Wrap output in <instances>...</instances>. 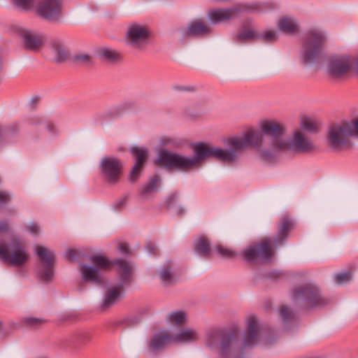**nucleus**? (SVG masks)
Returning a JSON list of instances; mask_svg holds the SVG:
<instances>
[{"label":"nucleus","mask_w":358,"mask_h":358,"mask_svg":"<svg viewBox=\"0 0 358 358\" xmlns=\"http://www.w3.org/2000/svg\"><path fill=\"white\" fill-rule=\"evenodd\" d=\"M251 137L252 136L248 134L243 138H229L226 142L228 149L199 143L194 148L195 156L192 157L162 150L159 153L155 164L166 169L186 172L195 168L201 161L208 157H214L222 162L231 164L238 159V152L245 147Z\"/></svg>","instance_id":"f257e3e1"},{"label":"nucleus","mask_w":358,"mask_h":358,"mask_svg":"<svg viewBox=\"0 0 358 358\" xmlns=\"http://www.w3.org/2000/svg\"><path fill=\"white\" fill-rule=\"evenodd\" d=\"M263 334L257 317L250 315L247 320V329L243 341H239V330L237 327L229 329H215L206 334V345L213 350H217L222 358H243L244 348L257 343Z\"/></svg>","instance_id":"f03ea898"},{"label":"nucleus","mask_w":358,"mask_h":358,"mask_svg":"<svg viewBox=\"0 0 358 358\" xmlns=\"http://www.w3.org/2000/svg\"><path fill=\"white\" fill-rule=\"evenodd\" d=\"M262 132L250 129L242 136H233L232 138H243L248 134L252 137L245 147L242 148L238 153L239 155L245 149L252 147L259 150L261 158L266 162H272L278 152H282L286 140L284 138L286 128L285 125L275 120H265L261 124Z\"/></svg>","instance_id":"7ed1b4c3"},{"label":"nucleus","mask_w":358,"mask_h":358,"mask_svg":"<svg viewBox=\"0 0 358 358\" xmlns=\"http://www.w3.org/2000/svg\"><path fill=\"white\" fill-rule=\"evenodd\" d=\"M292 227V220L288 217H284L280 222L276 238L271 241L265 240L250 245L243 251L244 259L252 264L269 261L273 255L271 246L277 247L282 245Z\"/></svg>","instance_id":"20e7f679"},{"label":"nucleus","mask_w":358,"mask_h":358,"mask_svg":"<svg viewBox=\"0 0 358 358\" xmlns=\"http://www.w3.org/2000/svg\"><path fill=\"white\" fill-rule=\"evenodd\" d=\"M353 136H358V120L332 124L327 131V143L334 151L347 150L352 145Z\"/></svg>","instance_id":"39448f33"},{"label":"nucleus","mask_w":358,"mask_h":358,"mask_svg":"<svg viewBox=\"0 0 358 358\" xmlns=\"http://www.w3.org/2000/svg\"><path fill=\"white\" fill-rule=\"evenodd\" d=\"M290 296L294 304L301 309L322 307L329 302L328 299L322 296L319 288L310 282L295 286Z\"/></svg>","instance_id":"423d86ee"},{"label":"nucleus","mask_w":358,"mask_h":358,"mask_svg":"<svg viewBox=\"0 0 358 358\" xmlns=\"http://www.w3.org/2000/svg\"><path fill=\"white\" fill-rule=\"evenodd\" d=\"M0 259L13 266H22L29 259L25 244L16 236L8 243L0 241Z\"/></svg>","instance_id":"0eeeda50"},{"label":"nucleus","mask_w":358,"mask_h":358,"mask_svg":"<svg viewBox=\"0 0 358 358\" xmlns=\"http://www.w3.org/2000/svg\"><path fill=\"white\" fill-rule=\"evenodd\" d=\"M325 40L324 32L318 29H310L306 34L302 53L303 63L313 64L320 60Z\"/></svg>","instance_id":"6e6552de"},{"label":"nucleus","mask_w":358,"mask_h":358,"mask_svg":"<svg viewBox=\"0 0 358 358\" xmlns=\"http://www.w3.org/2000/svg\"><path fill=\"white\" fill-rule=\"evenodd\" d=\"M90 261L93 264L92 266L98 268L99 271L109 268L111 265L115 266L122 285H129L131 282L133 267L127 261L117 259L111 262L102 255H93L90 257Z\"/></svg>","instance_id":"1a4fd4ad"},{"label":"nucleus","mask_w":358,"mask_h":358,"mask_svg":"<svg viewBox=\"0 0 358 358\" xmlns=\"http://www.w3.org/2000/svg\"><path fill=\"white\" fill-rule=\"evenodd\" d=\"M284 144L282 152L291 150L297 153H308L315 149L311 138L301 129L295 130L289 139L286 138Z\"/></svg>","instance_id":"9d476101"},{"label":"nucleus","mask_w":358,"mask_h":358,"mask_svg":"<svg viewBox=\"0 0 358 358\" xmlns=\"http://www.w3.org/2000/svg\"><path fill=\"white\" fill-rule=\"evenodd\" d=\"M35 250L41 261V267L38 270L39 278L46 282L51 281L54 275V252L42 245H36Z\"/></svg>","instance_id":"9b49d317"},{"label":"nucleus","mask_w":358,"mask_h":358,"mask_svg":"<svg viewBox=\"0 0 358 358\" xmlns=\"http://www.w3.org/2000/svg\"><path fill=\"white\" fill-rule=\"evenodd\" d=\"M63 0H38L36 13L42 18L48 21L59 20L62 10Z\"/></svg>","instance_id":"f8f14e48"},{"label":"nucleus","mask_w":358,"mask_h":358,"mask_svg":"<svg viewBox=\"0 0 358 358\" xmlns=\"http://www.w3.org/2000/svg\"><path fill=\"white\" fill-rule=\"evenodd\" d=\"M122 167L121 161L115 157H104L100 163L102 176L110 184H115L119 181Z\"/></svg>","instance_id":"ddd939ff"},{"label":"nucleus","mask_w":358,"mask_h":358,"mask_svg":"<svg viewBox=\"0 0 358 358\" xmlns=\"http://www.w3.org/2000/svg\"><path fill=\"white\" fill-rule=\"evenodd\" d=\"M149 30L140 24L131 25L127 33V41L134 48L143 49L148 43Z\"/></svg>","instance_id":"4468645a"},{"label":"nucleus","mask_w":358,"mask_h":358,"mask_svg":"<svg viewBox=\"0 0 358 358\" xmlns=\"http://www.w3.org/2000/svg\"><path fill=\"white\" fill-rule=\"evenodd\" d=\"M16 32L21 37L26 50L38 52L42 48L44 44L42 34L22 27H17Z\"/></svg>","instance_id":"2eb2a0df"},{"label":"nucleus","mask_w":358,"mask_h":358,"mask_svg":"<svg viewBox=\"0 0 358 358\" xmlns=\"http://www.w3.org/2000/svg\"><path fill=\"white\" fill-rule=\"evenodd\" d=\"M352 64L353 58L351 56H340L333 58L330 61L328 66V71L333 78H341L349 72Z\"/></svg>","instance_id":"dca6fc26"},{"label":"nucleus","mask_w":358,"mask_h":358,"mask_svg":"<svg viewBox=\"0 0 358 358\" xmlns=\"http://www.w3.org/2000/svg\"><path fill=\"white\" fill-rule=\"evenodd\" d=\"M131 152L136 157V163L131 171L129 179L131 182H135L139 178L147 160L148 150L143 148L133 147L131 148Z\"/></svg>","instance_id":"f3484780"},{"label":"nucleus","mask_w":358,"mask_h":358,"mask_svg":"<svg viewBox=\"0 0 358 358\" xmlns=\"http://www.w3.org/2000/svg\"><path fill=\"white\" fill-rule=\"evenodd\" d=\"M210 32V28L200 20L192 21L186 28L180 29V34L183 38L203 36Z\"/></svg>","instance_id":"a211bd4d"},{"label":"nucleus","mask_w":358,"mask_h":358,"mask_svg":"<svg viewBox=\"0 0 358 358\" xmlns=\"http://www.w3.org/2000/svg\"><path fill=\"white\" fill-rule=\"evenodd\" d=\"M92 336L90 331L79 330L67 336L62 341L64 348H79L90 342Z\"/></svg>","instance_id":"6ab92c4d"},{"label":"nucleus","mask_w":358,"mask_h":358,"mask_svg":"<svg viewBox=\"0 0 358 358\" xmlns=\"http://www.w3.org/2000/svg\"><path fill=\"white\" fill-rule=\"evenodd\" d=\"M241 10L239 6H234L229 8L213 10L209 12L208 15L213 23H218L238 16Z\"/></svg>","instance_id":"aec40b11"},{"label":"nucleus","mask_w":358,"mask_h":358,"mask_svg":"<svg viewBox=\"0 0 358 358\" xmlns=\"http://www.w3.org/2000/svg\"><path fill=\"white\" fill-rule=\"evenodd\" d=\"M173 343V336L167 331H162L153 336L149 343V350L157 354L169 343Z\"/></svg>","instance_id":"412c9836"},{"label":"nucleus","mask_w":358,"mask_h":358,"mask_svg":"<svg viewBox=\"0 0 358 358\" xmlns=\"http://www.w3.org/2000/svg\"><path fill=\"white\" fill-rule=\"evenodd\" d=\"M80 271L84 281L100 285L103 280L98 268L86 264H81Z\"/></svg>","instance_id":"4be33fe9"},{"label":"nucleus","mask_w":358,"mask_h":358,"mask_svg":"<svg viewBox=\"0 0 358 358\" xmlns=\"http://www.w3.org/2000/svg\"><path fill=\"white\" fill-rule=\"evenodd\" d=\"M255 40H257V32L251 27L250 22H245L241 30L233 36V41L238 43H246Z\"/></svg>","instance_id":"5701e85b"},{"label":"nucleus","mask_w":358,"mask_h":358,"mask_svg":"<svg viewBox=\"0 0 358 358\" xmlns=\"http://www.w3.org/2000/svg\"><path fill=\"white\" fill-rule=\"evenodd\" d=\"M124 285H122L120 280L118 286L113 287L106 292L101 304L102 309L106 310L109 308L117 301L121 296V292Z\"/></svg>","instance_id":"b1692460"},{"label":"nucleus","mask_w":358,"mask_h":358,"mask_svg":"<svg viewBox=\"0 0 358 358\" xmlns=\"http://www.w3.org/2000/svg\"><path fill=\"white\" fill-rule=\"evenodd\" d=\"M172 336L173 343L194 342L199 338L196 331L190 328L183 329L178 334Z\"/></svg>","instance_id":"393cba45"},{"label":"nucleus","mask_w":358,"mask_h":358,"mask_svg":"<svg viewBox=\"0 0 358 358\" xmlns=\"http://www.w3.org/2000/svg\"><path fill=\"white\" fill-rule=\"evenodd\" d=\"M194 251L201 257L208 258L211 254L210 242L204 236H200L194 243Z\"/></svg>","instance_id":"a878e982"},{"label":"nucleus","mask_w":358,"mask_h":358,"mask_svg":"<svg viewBox=\"0 0 358 358\" xmlns=\"http://www.w3.org/2000/svg\"><path fill=\"white\" fill-rule=\"evenodd\" d=\"M98 57L106 62L114 63L121 60L120 53L109 48H102L97 50Z\"/></svg>","instance_id":"bb28decb"},{"label":"nucleus","mask_w":358,"mask_h":358,"mask_svg":"<svg viewBox=\"0 0 358 358\" xmlns=\"http://www.w3.org/2000/svg\"><path fill=\"white\" fill-rule=\"evenodd\" d=\"M278 27L280 31L287 34H294L299 31V24L290 17L280 19L278 21Z\"/></svg>","instance_id":"cd10ccee"},{"label":"nucleus","mask_w":358,"mask_h":358,"mask_svg":"<svg viewBox=\"0 0 358 358\" xmlns=\"http://www.w3.org/2000/svg\"><path fill=\"white\" fill-rule=\"evenodd\" d=\"M51 47L57 62H61L67 59L69 52L59 41H53Z\"/></svg>","instance_id":"c85d7f7f"},{"label":"nucleus","mask_w":358,"mask_h":358,"mask_svg":"<svg viewBox=\"0 0 358 358\" xmlns=\"http://www.w3.org/2000/svg\"><path fill=\"white\" fill-rule=\"evenodd\" d=\"M160 177L158 175H155L149 180L148 182L143 187L141 194L143 196L146 197L157 191L160 185Z\"/></svg>","instance_id":"c756f323"},{"label":"nucleus","mask_w":358,"mask_h":358,"mask_svg":"<svg viewBox=\"0 0 358 358\" xmlns=\"http://www.w3.org/2000/svg\"><path fill=\"white\" fill-rule=\"evenodd\" d=\"M167 319L170 324L179 327L183 325L185 323L187 315L186 313L183 311H174L168 315Z\"/></svg>","instance_id":"7c9ffc66"},{"label":"nucleus","mask_w":358,"mask_h":358,"mask_svg":"<svg viewBox=\"0 0 358 358\" xmlns=\"http://www.w3.org/2000/svg\"><path fill=\"white\" fill-rule=\"evenodd\" d=\"M301 130L309 132H316L317 131V125L314 120L310 117H304L301 120Z\"/></svg>","instance_id":"2f4dec72"},{"label":"nucleus","mask_w":358,"mask_h":358,"mask_svg":"<svg viewBox=\"0 0 358 358\" xmlns=\"http://www.w3.org/2000/svg\"><path fill=\"white\" fill-rule=\"evenodd\" d=\"M280 315L284 323L290 322L294 317V313L287 305H282L279 309Z\"/></svg>","instance_id":"473e14b6"},{"label":"nucleus","mask_w":358,"mask_h":358,"mask_svg":"<svg viewBox=\"0 0 358 358\" xmlns=\"http://www.w3.org/2000/svg\"><path fill=\"white\" fill-rule=\"evenodd\" d=\"M159 276L162 281L166 285L170 284L173 282V275L171 271V265L169 263L164 266L163 269L160 272Z\"/></svg>","instance_id":"72a5a7b5"},{"label":"nucleus","mask_w":358,"mask_h":358,"mask_svg":"<svg viewBox=\"0 0 358 358\" xmlns=\"http://www.w3.org/2000/svg\"><path fill=\"white\" fill-rule=\"evenodd\" d=\"M257 40H261L264 43H273L277 40L276 31L268 30L264 33L257 32Z\"/></svg>","instance_id":"f704fd0d"},{"label":"nucleus","mask_w":358,"mask_h":358,"mask_svg":"<svg viewBox=\"0 0 358 358\" xmlns=\"http://www.w3.org/2000/svg\"><path fill=\"white\" fill-rule=\"evenodd\" d=\"M18 124L13 123L7 127H0V138H6L14 134L18 129Z\"/></svg>","instance_id":"c9c22d12"},{"label":"nucleus","mask_w":358,"mask_h":358,"mask_svg":"<svg viewBox=\"0 0 358 358\" xmlns=\"http://www.w3.org/2000/svg\"><path fill=\"white\" fill-rule=\"evenodd\" d=\"M215 250L220 255L226 258H231L236 255L235 251L221 245H217Z\"/></svg>","instance_id":"e433bc0d"},{"label":"nucleus","mask_w":358,"mask_h":358,"mask_svg":"<svg viewBox=\"0 0 358 358\" xmlns=\"http://www.w3.org/2000/svg\"><path fill=\"white\" fill-rule=\"evenodd\" d=\"M14 3L24 10H29L34 7L35 0H13Z\"/></svg>","instance_id":"4c0bfd02"},{"label":"nucleus","mask_w":358,"mask_h":358,"mask_svg":"<svg viewBox=\"0 0 358 358\" xmlns=\"http://www.w3.org/2000/svg\"><path fill=\"white\" fill-rule=\"evenodd\" d=\"M351 278L352 273L350 271L339 273L334 275V280L339 285L350 281Z\"/></svg>","instance_id":"58836bf2"},{"label":"nucleus","mask_w":358,"mask_h":358,"mask_svg":"<svg viewBox=\"0 0 358 358\" xmlns=\"http://www.w3.org/2000/svg\"><path fill=\"white\" fill-rule=\"evenodd\" d=\"M73 61L82 64H89L92 62V58L87 54L78 53L73 56Z\"/></svg>","instance_id":"ea45409f"},{"label":"nucleus","mask_w":358,"mask_h":358,"mask_svg":"<svg viewBox=\"0 0 358 358\" xmlns=\"http://www.w3.org/2000/svg\"><path fill=\"white\" fill-rule=\"evenodd\" d=\"M24 324L28 327H36L41 324L43 322V320L41 319H38V318H35V317H27V318L24 319Z\"/></svg>","instance_id":"a19ab883"},{"label":"nucleus","mask_w":358,"mask_h":358,"mask_svg":"<svg viewBox=\"0 0 358 358\" xmlns=\"http://www.w3.org/2000/svg\"><path fill=\"white\" fill-rule=\"evenodd\" d=\"M27 229L32 235H38L40 232V227L36 223H31L27 225Z\"/></svg>","instance_id":"79ce46f5"},{"label":"nucleus","mask_w":358,"mask_h":358,"mask_svg":"<svg viewBox=\"0 0 358 358\" xmlns=\"http://www.w3.org/2000/svg\"><path fill=\"white\" fill-rule=\"evenodd\" d=\"M10 199V195L7 192H0V205L6 203Z\"/></svg>","instance_id":"37998d69"},{"label":"nucleus","mask_w":358,"mask_h":358,"mask_svg":"<svg viewBox=\"0 0 358 358\" xmlns=\"http://www.w3.org/2000/svg\"><path fill=\"white\" fill-rule=\"evenodd\" d=\"M145 248L149 253L152 255H155L157 250L155 244L152 242H148L145 245Z\"/></svg>","instance_id":"c03bdc74"},{"label":"nucleus","mask_w":358,"mask_h":358,"mask_svg":"<svg viewBox=\"0 0 358 358\" xmlns=\"http://www.w3.org/2000/svg\"><path fill=\"white\" fill-rule=\"evenodd\" d=\"M127 197H123L120 199L119 201H117L114 206L116 210H120L122 209L127 203Z\"/></svg>","instance_id":"a18cd8bd"},{"label":"nucleus","mask_w":358,"mask_h":358,"mask_svg":"<svg viewBox=\"0 0 358 358\" xmlns=\"http://www.w3.org/2000/svg\"><path fill=\"white\" fill-rule=\"evenodd\" d=\"M76 251L73 249H69L68 250H66V253H65V257L69 260V261H72L75 259L76 257Z\"/></svg>","instance_id":"49530a36"},{"label":"nucleus","mask_w":358,"mask_h":358,"mask_svg":"<svg viewBox=\"0 0 358 358\" xmlns=\"http://www.w3.org/2000/svg\"><path fill=\"white\" fill-rule=\"evenodd\" d=\"M118 249L122 254H127L129 250V245L127 243H120L118 245Z\"/></svg>","instance_id":"de8ad7c7"},{"label":"nucleus","mask_w":358,"mask_h":358,"mask_svg":"<svg viewBox=\"0 0 358 358\" xmlns=\"http://www.w3.org/2000/svg\"><path fill=\"white\" fill-rule=\"evenodd\" d=\"M9 229V224L6 221H0V234L6 233Z\"/></svg>","instance_id":"09e8293b"},{"label":"nucleus","mask_w":358,"mask_h":358,"mask_svg":"<svg viewBox=\"0 0 358 358\" xmlns=\"http://www.w3.org/2000/svg\"><path fill=\"white\" fill-rule=\"evenodd\" d=\"M139 320L137 317H131L125 319L123 322L126 323L127 326H131L138 323Z\"/></svg>","instance_id":"8fccbe9b"},{"label":"nucleus","mask_w":358,"mask_h":358,"mask_svg":"<svg viewBox=\"0 0 358 358\" xmlns=\"http://www.w3.org/2000/svg\"><path fill=\"white\" fill-rule=\"evenodd\" d=\"M46 128L51 134H55L57 133V128L55 125L50 122H48L46 124Z\"/></svg>","instance_id":"3c124183"},{"label":"nucleus","mask_w":358,"mask_h":358,"mask_svg":"<svg viewBox=\"0 0 358 358\" xmlns=\"http://www.w3.org/2000/svg\"><path fill=\"white\" fill-rule=\"evenodd\" d=\"M175 90L178 91H194V87H184V86H178L176 85L173 87Z\"/></svg>","instance_id":"603ef678"},{"label":"nucleus","mask_w":358,"mask_h":358,"mask_svg":"<svg viewBox=\"0 0 358 358\" xmlns=\"http://www.w3.org/2000/svg\"><path fill=\"white\" fill-rule=\"evenodd\" d=\"M119 114V111L117 108H113L111 110L106 111L104 113V115L108 116L109 117H113L115 115H117Z\"/></svg>","instance_id":"864d4df0"},{"label":"nucleus","mask_w":358,"mask_h":358,"mask_svg":"<svg viewBox=\"0 0 358 358\" xmlns=\"http://www.w3.org/2000/svg\"><path fill=\"white\" fill-rule=\"evenodd\" d=\"M184 213H185V210H184V209L182 207H180V206L177 207V208H176V213L178 215H182L184 214Z\"/></svg>","instance_id":"5fc2aeb1"},{"label":"nucleus","mask_w":358,"mask_h":358,"mask_svg":"<svg viewBox=\"0 0 358 358\" xmlns=\"http://www.w3.org/2000/svg\"><path fill=\"white\" fill-rule=\"evenodd\" d=\"M40 120L39 118H35L32 122H31V124H36L39 122Z\"/></svg>","instance_id":"6e6d98bb"},{"label":"nucleus","mask_w":358,"mask_h":358,"mask_svg":"<svg viewBox=\"0 0 358 358\" xmlns=\"http://www.w3.org/2000/svg\"><path fill=\"white\" fill-rule=\"evenodd\" d=\"M177 198V195L176 194H173V195H171L169 198V200H174Z\"/></svg>","instance_id":"4d7b16f0"},{"label":"nucleus","mask_w":358,"mask_h":358,"mask_svg":"<svg viewBox=\"0 0 358 358\" xmlns=\"http://www.w3.org/2000/svg\"><path fill=\"white\" fill-rule=\"evenodd\" d=\"M32 102L34 103H37L38 101V98L37 97H35V98H33L32 100H31Z\"/></svg>","instance_id":"13d9d810"}]
</instances>
